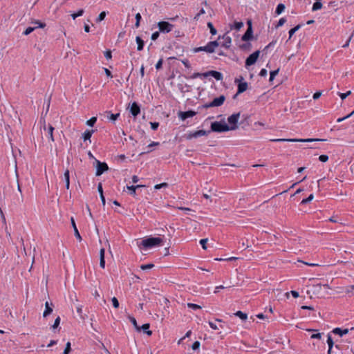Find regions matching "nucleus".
I'll list each match as a JSON object with an SVG mask.
<instances>
[{
    "label": "nucleus",
    "mask_w": 354,
    "mask_h": 354,
    "mask_svg": "<svg viewBox=\"0 0 354 354\" xmlns=\"http://www.w3.org/2000/svg\"><path fill=\"white\" fill-rule=\"evenodd\" d=\"M163 240L159 237H149L142 240L141 244L145 248H149L162 244Z\"/></svg>",
    "instance_id": "1"
},
{
    "label": "nucleus",
    "mask_w": 354,
    "mask_h": 354,
    "mask_svg": "<svg viewBox=\"0 0 354 354\" xmlns=\"http://www.w3.org/2000/svg\"><path fill=\"white\" fill-rule=\"evenodd\" d=\"M324 139H317V138H308V139H296V138H279V139H272L270 141L272 142H317V141H324Z\"/></svg>",
    "instance_id": "2"
},
{
    "label": "nucleus",
    "mask_w": 354,
    "mask_h": 354,
    "mask_svg": "<svg viewBox=\"0 0 354 354\" xmlns=\"http://www.w3.org/2000/svg\"><path fill=\"white\" fill-rule=\"evenodd\" d=\"M230 129L227 124L221 122H214L211 124L212 131L222 133L230 131Z\"/></svg>",
    "instance_id": "3"
},
{
    "label": "nucleus",
    "mask_w": 354,
    "mask_h": 354,
    "mask_svg": "<svg viewBox=\"0 0 354 354\" xmlns=\"http://www.w3.org/2000/svg\"><path fill=\"white\" fill-rule=\"evenodd\" d=\"M240 118V113H234L227 118V122L229 123L228 128H233L230 129V131L236 130L238 129V121Z\"/></svg>",
    "instance_id": "4"
},
{
    "label": "nucleus",
    "mask_w": 354,
    "mask_h": 354,
    "mask_svg": "<svg viewBox=\"0 0 354 354\" xmlns=\"http://www.w3.org/2000/svg\"><path fill=\"white\" fill-rule=\"evenodd\" d=\"M225 100V97L224 95H220L218 97L214 99L212 102L204 104L203 107L208 109L210 107L220 106L223 104Z\"/></svg>",
    "instance_id": "5"
},
{
    "label": "nucleus",
    "mask_w": 354,
    "mask_h": 354,
    "mask_svg": "<svg viewBox=\"0 0 354 354\" xmlns=\"http://www.w3.org/2000/svg\"><path fill=\"white\" fill-rule=\"evenodd\" d=\"M96 162V172L97 176L102 175L104 171L109 169V167L106 163L101 162L100 160L95 159Z\"/></svg>",
    "instance_id": "6"
},
{
    "label": "nucleus",
    "mask_w": 354,
    "mask_h": 354,
    "mask_svg": "<svg viewBox=\"0 0 354 354\" xmlns=\"http://www.w3.org/2000/svg\"><path fill=\"white\" fill-rule=\"evenodd\" d=\"M259 50H256L252 53L245 60V66L248 67L254 64L259 57Z\"/></svg>",
    "instance_id": "7"
},
{
    "label": "nucleus",
    "mask_w": 354,
    "mask_h": 354,
    "mask_svg": "<svg viewBox=\"0 0 354 354\" xmlns=\"http://www.w3.org/2000/svg\"><path fill=\"white\" fill-rule=\"evenodd\" d=\"M158 28L160 30V31L162 32H169L174 26L171 24H169V22H167V21H160L158 24Z\"/></svg>",
    "instance_id": "8"
},
{
    "label": "nucleus",
    "mask_w": 354,
    "mask_h": 354,
    "mask_svg": "<svg viewBox=\"0 0 354 354\" xmlns=\"http://www.w3.org/2000/svg\"><path fill=\"white\" fill-rule=\"evenodd\" d=\"M43 131L46 133V136H47L49 139L53 142L54 138H53V130L54 128L51 125H48V127H46V124H44V126L42 127Z\"/></svg>",
    "instance_id": "9"
},
{
    "label": "nucleus",
    "mask_w": 354,
    "mask_h": 354,
    "mask_svg": "<svg viewBox=\"0 0 354 354\" xmlns=\"http://www.w3.org/2000/svg\"><path fill=\"white\" fill-rule=\"evenodd\" d=\"M210 131H206L205 130H198L193 133H189L187 136V139H192L193 138H198L200 136H207Z\"/></svg>",
    "instance_id": "10"
},
{
    "label": "nucleus",
    "mask_w": 354,
    "mask_h": 354,
    "mask_svg": "<svg viewBox=\"0 0 354 354\" xmlns=\"http://www.w3.org/2000/svg\"><path fill=\"white\" fill-rule=\"evenodd\" d=\"M212 76L216 80H221L223 79V75L220 72L216 71H209L203 74L204 77Z\"/></svg>",
    "instance_id": "11"
},
{
    "label": "nucleus",
    "mask_w": 354,
    "mask_h": 354,
    "mask_svg": "<svg viewBox=\"0 0 354 354\" xmlns=\"http://www.w3.org/2000/svg\"><path fill=\"white\" fill-rule=\"evenodd\" d=\"M196 115V112L194 111H180L178 113V117L182 120H185L188 118H192Z\"/></svg>",
    "instance_id": "12"
},
{
    "label": "nucleus",
    "mask_w": 354,
    "mask_h": 354,
    "mask_svg": "<svg viewBox=\"0 0 354 354\" xmlns=\"http://www.w3.org/2000/svg\"><path fill=\"white\" fill-rule=\"evenodd\" d=\"M222 38L223 39V42L222 43V46L226 48H229L232 44V39L227 34L223 35L222 37L219 36L218 39Z\"/></svg>",
    "instance_id": "13"
},
{
    "label": "nucleus",
    "mask_w": 354,
    "mask_h": 354,
    "mask_svg": "<svg viewBox=\"0 0 354 354\" xmlns=\"http://www.w3.org/2000/svg\"><path fill=\"white\" fill-rule=\"evenodd\" d=\"M248 24H249V27H248V30H246V32H245V34L242 37L243 41H248L252 37V28L251 23L249 21Z\"/></svg>",
    "instance_id": "14"
},
{
    "label": "nucleus",
    "mask_w": 354,
    "mask_h": 354,
    "mask_svg": "<svg viewBox=\"0 0 354 354\" xmlns=\"http://www.w3.org/2000/svg\"><path fill=\"white\" fill-rule=\"evenodd\" d=\"M130 112L134 117H136L140 113V109L136 102H134L131 104L130 107Z\"/></svg>",
    "instance_id": "15"
},
{
    "label": "nucleus",
    "mask_w": 354,
    "mask_h": 354,
    "mask_svg": "<svg viewBox=\"0 0 354 354\" xmlns=\"http://www.w3.org/2000/svg\"><path fill=\"white\" fill-rule=\"evenodd\" d=\"M71 224H72V226H73V228L74 230V234H75V236L80 241H82V236H80V234L77 228V226H76V224H75V220L74 218L72 217L71 218Z\"/></svg>",
    "instance_id": "16"
},
{
    "label": "nucleus",
    "mask_w": 354,
    "mask_h": 354,
    "mask_svg": "<svg viewBox=\"0 0 354 354\" xmlns=\"http://www.w3.org/2000/svg\"><path fill=\"white\" fill-rule=\"evenodd\" d=\"M104 253V248H101L100 250V266L102 268H104L105 267Z\"/></svg>",
    "instance_id": "17"
},
{
    "label": "nucleus",
    "mask_w": 354,
    "mask_h": 354,
    "mask_svg": "<svg viewBox=\"0 0 354 354\" xmlns=\"http://www.w3.org/2000/svg\"><path fill=\"white\" fill-rule=\"evenodd\" d=\"M64 180L66 183V188L68 189L70 187V172L68 169H66L64 174Z\"/></svg>",
    "instance_id": "18"
},
{
    "label": "nucleus",
    "mask_w": 354,
    "mask_h": 354,
    "mask_svg": "<svg viewBox=\"0 0 354 354\" xmlns=\"http://www.w3.org/2000/svg\"><path fill=\"white\" fill-rule=\"evenodd\" d=\"M97 191L100 195V198H101V201H102V205L104 206L105 205V203H106V201H105V198L104 196V194H103V189H102V185L101 183H100L98 185H97Z\"/></svg>",
    "instance_id": "19"
},
{
    "label": "nucleus",
    "mask_w": 354,
    "mask_h": 354,
    "mask_svg": "<svg viewBox=\"0 0 354 354\" xmlns=\"http://www.w3.org/2000/svg\"><path fill=\"white\" fill-rule=\"evenodd\" d=\"M248 88V83L244 82H239V84H238V91H237V93L239 94V93H243L244 91H245Z\"/></svg>",
    "instance_id": "20"
},
{
    "label": "nucleus",
    "mask_w": 354,
    "mask_h": 354,
    "mask_svg": "<svg viewBox=\"0 0 354 354\" xmlns=\"http://www.w3.org/2000/svg\"><path fill=\"white\" fill-rule=\"evenodd\" d=\"M333 333L337 335H339L340 336H342L344 335H346L348 333V329H341L340 328H335L333 330Z\"/></svg>",
    "instance_id": "21"
},
{
    "label": "nucleus",
    "mask_w": 354,
    "mask_h": 354,
    "mask_svg": "<svg viewBox=\"0 0 354 354\" xmlns=\"http://www.w3.org/2000/svg\"><path fill=\"white\" fill-rule=\"evenodd\" d=\"M53 312V308L50 306L48 301L45 304V310L43 313V316L44 317H47L48 315H50Z\"/></svg>",
    "instance_id": "22"
},
{
    "label": "nucleus",
    "mask_w": 354,
    "mask_h": 354,
    "mask_svg": "<svg viewBox=\"0 0 354 354\" xmlns=\"http://www.w3.org/2000/svg\"><path fill=\"white\" fill-rule=\"evenodd\" d=\"M136 43L138 44L137 49L138 50H141L143 49L144 41L140 37H136Z\"/></svg>",
    "instance_id": "23"
},
{
    "label": "nucleus",
    "mask_w": 354,
    "mask_h": 354,
    "mask_svg": "<svg viewBox=\"0 0 354 354\" xmlns=\"http://www.w3.org/2000/svg\"><path fill=\"white\" fill-rule=\"evenodd\" d=\"M143 187V185H136V186H133V185L129 186V185H127V189L131 192V195L135 196L136 195V189L138 188V187Z\"/></svg>",
    "instance_id": "24"
},
{
    "label": "nucleus",
    "mask_w": 354,
    "mask_h": 354,
    "mask_svg": "<svg viewBox=\"0 0 354 354\" xmlns=\"http://www.w3.org/2000/svg\"><path fill=\"white\" fill-rule=\"evenodd\" d=\"M150 327L149 324H145L140 328V330L142 329L145 333H146L148 335H151L152 334L151 330H149V328Z\"/></svg>",
    "instance_id": "25"
},
{
    "label": "nucleus",
    "mask_w": 354,
    "mask_h": 354,
    "mask_svg": "<svg viewBox=\"0 0 354 354\" xmlns=\"http://www.w3.org/2000/svg\"><path fill=\"white\" fill-rule=\"evenodd\" d=\"M234 315L242 320H246L248 318V315L245 313H243L242 311H237Z\"/></svg>",
    "instance_id": "26"
},
{
    "label": "nucleus",
    "mask_w": 354,
    "mask_h": 354,
    "mask_svg": "<svg viewBox=\"0 0 354 354\" xmlns=\"http://www.w3.org/2000/svg\"><path fill=\"white\" fill-rule=\"evenodd\" d=\"M204 48L205 51L208 53H212L215 50V48L212 46L210 42H209L206 46H205Z\"/></svg>",
    "instance_id": "27"
},
{
    "label": "nucleus",
    "mask_w": 354,
    "mask_h": 354,
    "mask_svg": "<svg viewBox=\"0 0 354 354\" xmlns=\"http://www.w3.org/2000/svg\"><path fill=\"white\" fill-rule=\"evenodd\" d=\"M93 133V130H86L83 134V138L84 140H90L92 134Z\"/></svg>",
    "instance_id": "28"
},
{
    "label": "nucleus",
    "mask_w": 354,
    "mask_h": 354,
    "mask_svg": "<svg viewBox=\"0 0 354 354\" xmlns=\"http://www.w3.org/2000/svg\"><path fill=\"white\" fill-rule=\"evenodd\" d=\"M285 8H286V7H285V5H284V4H283V3H279V4L277 6V8H276V11H275L276 14H277V15H280L281 12H283L284 11Z\"/></svg>",
    "instance_id": "29"
},
{
    "label": "nucleus",
    "mask_w": 354,
    "mask_h": 354,
    "mask_svg": "<svg viewBox=\"0 0 354 354\" xmlns=\"http://www.w3.org/2000/svg\"><path fill=\"white\" fill-rule=\"evenodd\" d=\"M322 8V3L319 1H317L315 3H314L312 10L313 11H316Z\"/></svg>",
    "instance_id": "30"
},
{
    "label": "nucleus",
    "mask_w": 354,
    "mask_h": 354,
    "mask_svg": "<svg viewBox=\"0 0 354 354\" xmlns=\"http://www.w3.org/2000/svg\"><path fill=\"white\" fill-rule=\"evenodd\" d=\"M207 27L209 28L210 30V32L212 35H215L216 33H217V30H216V28L214 27L212 23L211 22H208L207 23Z\"/></svg>",
    "instance_id": "31"
},
{
    "label": "nucleus",
    "mask_w": 354,
    "mask_h": 354,
    "mask_svg": "<svg viewBox=\"0 0 354 354\" xmlns=\"http://www.w3.org/2000/svg\"><path fill=\"white\" fill-rule=\"evenodd\" d=\"M32 24L35 25L34 27H37V28H44L45 26H46V24L44 23H42L39 21H34L32 22Z\"/></svg>",
    "instance_id": "32"
},
{
    "label": "nucleus",
    "mask_w": 354,
    "mask_h": 354,
    "mask_svg": "<svg viewBox=\"0 0 354 354\" xmlns=\"http://www.w3.org/2000/svg\"><path fill=\"white\" fill-rule=\"evenodd\" d=\"M300 25H297L289 30V39L292 37V36L295 33L296 31H297L300 28Z\"/></svg>",
    "instance_id": "33"
},
{
    "label": "nucleus",
    "mask_w": 354,
    "mask_h": 354,
    "mask_svg": "<svg viewBox=\"0 0 354 354\" xmlns=\"http://www.w3.org/2000/svg\"><path fill=\"white\" fill-rule=\"evenodd\" d=\"M129 320L131 321L133 326L136 328V329L138 331H140V328L138 326L136 319L133 317H129Z\"/></svg>",
    "instance_id": "34"
},
{
    "label": "nucleus",
    "mask_w": 354,
    "mask_h": 354,
    "mask_svg": "<svg viewBox=\"0 0 354 354\" xmlns=\"http://www.w3.org/2000/svg\"><path fill=\"white\" fill-rule=\"evenodd\" d=\"M187 306L188 308H192L193 310H198L202 308L201 306L192 303H187Z\"/></svg>",
    "instance_id": "35"
},
{
    "label": "nucleus",
    "mask_w": 354,
    "mask_h": 354,
    "mask_svg": "<svg viewBox=\"0 0 354 354\" xmlns=\"http://www.w3.org/2000/svg\"><path fill=\"white\" fill-rule=\"evenodd\" d=\"M96 121H97V118L93 117L91 119H89L88 120H87L86 123L88 126L93 127L95 124V123L96 122Z\"/></svg>",
    "instance_id": "36"
},
{
    "label": "nucleus",
    "mask_w": 354,
    "mask_h": 354,
    "mask_svg": "<svg viewBox=\"0 0 354 354\" xmlns=\"http://www.w3.org/2000/svg\"><path fill=\"white\" fill-rule=\"evenodd\" d=\"M83 13H84V10L80 9L76 13L72 14L71 17L73 19H75L77 17L82 16L83 15Z\"/></svg>",
    "instance_id": "37"
},
{
    "label": "nucleus",
    "mask_w": 354,
    "mask_h": 354,
    "mask_svg": "<svg viewBox=\"0 0 354 354\" xmlns=\"http://www.w3.org/2000/svg\"><path fill=\"white\" fill-rule=\"evenodd\" d=\"M279 71V69L272 71L270 72V80H269L270 82H272L274 79L275 76L278 74Z\"/></svg>",
    "instance_id": "38"
},
{
    "label": "nucleus",
    "mask_w": 354,
    "mask_h": 354,
    "mask_svg": "<svg viewBox=\"0 0 354 354\" xmlns=\"http://www.w3.org/2000/svg\"><path fill=\"white\" fill-rule=\"evenodd\" d=\"M106 12L103 11L102 12L100 13L98 17L96 19V21L97 22H100L102 21V20H104V19L106 17Z\"/></svg>",
    "instance_id": "39"
},
{
    "label": "nucleus",
    "mask_w": 354,
    "mask_h": 354,
    "mask_svg": "<svg viewBox=\"0 0 354 354\" xmlns=\"http://www.w3.org/2000/svg\"><path fill=\"white\" fill-rule=\"evenodd\" d=\"M351 94V91H348V92H346L345 93H339V92L338 93V95L341 97V99L342 100L346 99Z\"/></svg>",
    "instance_id": "40"
},
{
    "label": "nucleus",
    "mask_w": 354,
    "mask_h": 354,
    "mask_svg": "<svg viewBox=\"0 0 354 354\" xmlns=\"http://www.w3.org/2000/svg\"><path fill=\"white\" fill-rule=\"evenodd\" d=\"M327 344L328 345V348H330V349H332L333 346L334 345V342H333L332 337L330 335H328Z\"/></svg>",
    "instance_id": "41"
},
{
    "label": "nucleus",
    "mask_w": 354,
    "mask_h": 354,
    "mask_svg": "<svg viewBox=\"0 0 354 354\" xmlns=\"http://www.w3.org/2000/svg\"><path fill=\"white\" fill-rule=\"evenodd\" d=\"M154 267V265L153 263H149V264H145V265H142L140 266V268L142 270H149V269H151Z\"/></svg>",
    "instance_id": "42"
},
{
    "label": "nucleus",
    "mask_w": 354,
    "mask_h": 354,
    "mask_svg": "<svg viewBox=\"0 0 354 354\" xmlns=\"http://www.w3.org/2000/svg\"><path fill=\"white\" fill-rule=\"evenodd\" d=\"M15 172H16L17 181V189L19 192V193L21 194V198H23L22 193H21V187H20V185H19V180H18V177L19 176H18V174H17V164L16 163H15Z\"/></svg>",
    "instance_id": "43"
},
{
    "label": "nucleus",
    "mask_w": 354,
    "mask_h": 354,
    "mask_svg": "<svg viewBox=\"0 0 354 354\" xmlns=\"http://www.w3.org/2000/svg\"><path fill=\"white\" fill-rule=\"evenodd\" d=\"M36 28H37V27H28L25 30V31L24 32V34L25 35H28L30 34L32 31H34Z\"/></svg>",
    "instance_id": "44"
},
{
    "label": "nucleus",
    "mask_w": 354,
    "mask_h": 354,
    "mask_svg": "<svg viewBox=\"0 0 354 354\" xmlns=\"http://www.w3.org/2000/svg\"><path fill=\"white\" fill-rule=\"evenodd\" d=\"M111 301H112L113 306L115 308H118L119 307V301L116 297H113L111 299Z\"/></svg>",
    "instance_id": "45"
},
{
    "label": "nucleus",
    "mask_w": 354,
    "mask_h": 354,
    "mask_svg": "<svg viewBox=\"0 0 354 354\" xmlns=\"http://www.w3.org/2000/svg\"><path fill=\"white\" fill-rule=\"evenodd\" d=\"M314 198L313 194H310L307 198L303 199L301 202V204H306L311 201Z\"/></svg>",
    "instance_id": "46"
},
{
    "label": "nucleus",
    "mask_w": 354,
    "mask_h": 354,
    "mask_svg": "<svg viewBox=\"0 0 354 354\" xmlns=\"http://www.w3.org/2000/svg\"><path fill=\"white\" fill-rule=\"evenodd\" d=\"M168 186V184L167 183H160V184H157L154 186V188L156 189H159L162 187H167Z\"/></svg>",
    "instance_id": "47"
},
{
    "label": "nucleus",
    "mask_w": 354,
    "mask_h": 354,
    "mask_svg": "<svg viewBox=\"0 0 354 354\" xmlns=\"http://www.w3.org/2000/svg\"><path fill=\"white\" fill-rule=\"evenodd\" d=\"M119 116H120V113H115V114L110 113V116L109 118V120H111L112 121H115L118 118Z\"/></svg>",
    "instance_id": "48"
},
{
    "label": "nucleus",
    "mask_w": 354,
    "mask_h": 354,
    "mask_svg": "<svg viewBox=\"0 0 354 354\" xmlns=\"http://www.w3.org/2000/svg\"><path fill=\"white\" fill-rule=\"evenodd\" d=\"M70 351H71V343L67 342V344L66 345V348L63 352V354H68Z\"/></svg>",
    "instance_id": "49"
},
{
    "label": "nucleus",
    "mask_w": 354,
    "mask_h": 354,
    "mask_svg": "<svg viewBox=\"0 0 354 354\" xmlns=\"http://www.w3.org/2000/svg\"><path fill=\"white\" fill-rule=\"evenodd\" d=\"M243 26V23L241 22V21L240 22H235L234 24V27L236 30L241 29Z\"/></svg>",
    "instance_id": "50"
},
{
    "label": "nucleus",
    "mask_w": 354,
    "mask_h": 354,
    "mask_svg": "<svg viewBox=\"0 0 354 354\" xmlns=\"http://www.w3.org/2000/svg\"><path fill=\"white\" fill-rule=\"evenodd\" d=\"M200 345H201L200 342L198 341H196L193 343L192 348L193 350H197L199 348Z\"/></svg>",
    "instance_id": "51"
},
{
    "label": "nucleus",
    "mask_w": 354,
    "mask_h": 354,
    "mask_svg": "<svg viewBox=\"0 0 354 354\" xmlns=\"http://www.w3.org/2000/svg\"><path fill=\"white\" fill-rule=\"evenodd\" d=\"M207 242V239H201L200 241V243L202 246V248L204 249V250H206L207 249V247H206V243Z\"/></svg>",
    "instance_id": "52"
},
{
    "label": "nucleus",
    "mask_w": 354,
    "mask_h": 354,
    "mask_svg": "<svg viewBox=\"0 0 354 354\" xmlns=\"http://www.w3.org/2000/svg\"><path fill=\"white\" fill-rule=\"evenodd\" d=\"M319 160L321 162H325L328 161V156L327 155H321V156L319 157Z\"/></svg>",
    "instance_id": "53"
},
{
    "label": "nucleus",
    "mask_w": 354,
    "mask_h": 354,
    "mask_svg": "<svg viewBox=\"0 0 354 354\" xmlns=\"http://www.w3.org/2000/svg\"><path fill=\"white\" fill-rule=\"evenodd\" d=\"M322 287L326 288V289H330V287H329V286L328 284H324V285L317 284V285L315 286V288L316 289H321Z\"/></svg>",
    "instance_id": "54"
},
{
    "label": "nucleus",
    "mask_w": 354,
    "mask_h": 354,
    "mask_svg": "<svg viewBox=\"0 0 354 354\" xmlns=\"http://www.w3.org/2000/svg\"><path fill=\"white\" fill-rule=\"evenodd\" d=\"M59 323H60V317H57L55 320V322H54V324L53 325V328H56L58 327V326L59 325Z\"/></svg>",
    "instance_id": "55"
},
{
    "label": "nucleus",
    "mask_w": 354,
    "mask_h": 354,
    "mask_svg": "<svg viewBox=\"0 0 354 354\" xmlns=\"http://www.w3.org/2000/svg\"><path fill=\"white\" fill-rule=\"evenodd\" d=\"M162 62H163L162 59H160L158 60V62L156 64V68L157 70H159V69H160L162 68Z\"/></svg>",
    "instance_id": "56"
},
{
    "label": "nucleus",
    "mask_w": 354,
    "mask_h": 354,
    "mask_svg": "<svg viewBox=\"0 0 354 354\" xmlns=\"http://www.w3.org/2000/svg\"><path fill=\"white\" fill-rule=\"evenodd\" d=\"M286 20L285 18H281L278 21L277 27L282 26L286 23Z\"/></svg>",
    "instance_id": "57"
},
{
    "label": "nucleus",
    "mask_w": 354,
    "mask_h": 354,
    "mask_svg": "<svg viewBox=\"0 0 354 354\" xmlns=\"http://www.w3.org/2000/svg\"><path fill=\"white\" fill-rule=\"evenodd\" d=\"M191 334H192V331H191V330H188V331L186 333L185 335L183 337H182V338L178 341V344H180V342H182L185 338H186V337H189L191 335Z\"/></svg>",
    "instance_id": "58"
},
{
    "label": "nucleus",
    "mask_w": 354,
    "mask_h": 354,
    "mask_svg": "<svg viewBox=\"0 0 354 354\" xmlns=\"http://www.w3.org/2000/svg\"><path fill=\"white\" fill-rule=\"evenodd\" d=\"M150 124H151V129L153 130H156L158 129V127H159L158 122H150Z\"/></svg>",
    "instance_id": "59"
},
{
    "label": "nucleus",
    "mask_w": 354,
    "mask_h": 354,
    "mask_svg": "<svg viewBox=\"0 0 354 354\" xmlns=\"http://www.w3.org/2000/svg\"><path fill=\"white\" fill-rule=\"evenodd\" d=\"M322 95V92L321 91H317L316 93H314L313 95V99L314 100H317L318 98H319Z\"/></svg>",
    "instance_id": "60"
},
{
    "label": "nucleus",
    "mask_w": 354,
    "mask_h": 354,
    "mask_svg": "<svg viewBox=\"0 0 354 354\" xmlns=\"http://www.w3.org/2000/svg\"><path fill=\"white\" fill-rule=\"evenodd\" d=\"M321 337H322V334L319 333H315L311 335L312 339H321Z\"/></svg>",
    "instance_id": "61"
},
{
    "label": "nucleus",
    "mask_w": 354,
    "mask_h": 354,
    "mask_svg": "<svg viewBox=\"0 0 354 354\" xmlns=\"http://www.w3.org/2000/svg\"><path fill=\"white\" fill-rule=\"evenodd\" d=\"M104 56L107 59H110L111 58V52L110 50L106 51Z\"/></svg>",
    "instance_id": "62"
},
{
    "label": "nucleus",
    "mask_w": 354,
    "mask_h": 354,
    "mask_svg": "<svg viewBox=\"0 0 354 354\" xmlns=\"http://www.w3.org/2000/svg\"><path fill=\"white\" fill-rule=\"evenodd\" d=\"M158 37H159V32H155L151 35V39L152 40H156V39H158Z\"/></svg>",
    "instance_id": "63"
},
{
    "label": "nucleus",
    "mask_w": 354,
    "mask_h": 354,
    "mask_svg": "<svg viewBox=\"0 0 354 354\" xmlns=\"http://www.w3.org/2000/svg\"><path fill=\"white\" fill-rule=\"evenodd\" d=\"M267 73H268L267 70H266V69H265V68H263V69H261V71H260L259 75H260V76H262V77H265V76H266V75H267Z\"/></svg>",
    "instance_id": "64"
}]
</instances>
